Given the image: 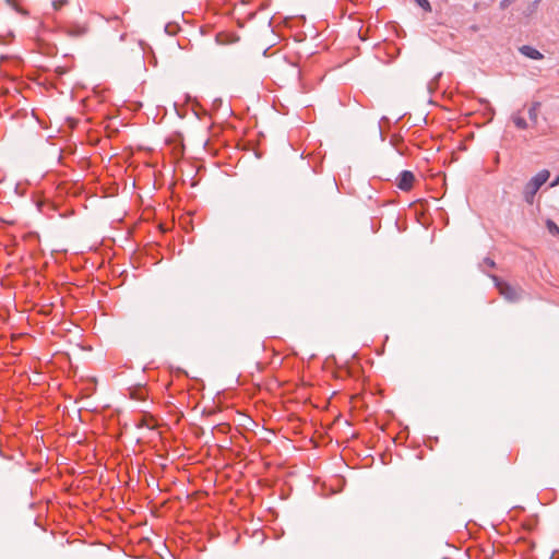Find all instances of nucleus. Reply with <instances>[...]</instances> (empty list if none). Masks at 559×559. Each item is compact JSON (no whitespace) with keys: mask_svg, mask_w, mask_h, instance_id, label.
<instances>
[{"mask_svg":"<svg viewBox=\"0 0 559 559\" xmlns=\"http://www.w3.org/2000/svg\"><path fill=\"white\" fill-rule=\"evenodd\" d=\"M550 173L547 169H543L537 173L524 187L523 198L528 204H533L535 194L540 187L547 182Z\"/></svg>","mask_w":559,"mask_h":559,"instance_id":"f257e3e1","label":"nucleus"},{"mask_svg":"<svg viewBox=\"0 0 559 559\" xmlns=\"http://www.w3.org/2000/svg\"><path fill=\"white\" fill-rule=\"evenodd\" d=\"M495 286L499 290V294L503 296L508 301L515 302L522 297V289L520 287L511 286L510 284L501 281L498 276L491 275Z\"/></svg>","mask_w":559,"mask_h":559,"instance_id":"f03ea898","label":"nucleus"},{"mask_svg":"<svg viewBox=\"0 0 559 559\" xmlns=\"http://www.w3.org/2000/svg\"><path fill=\"white\" fill-rule=\"evenodd\" d=\"M415 176L409 170H403L396 178V186L403 191H409L413 188Z\"/></svg>","mask_w":559,"mask_h":559,"instance_id":"7ed1b4c3","label":"nucleus"},{"mask_svg":"<svg viewBox=\"0 0 559 559\" xmlns=\"http://www.w3.org/2000/svg\"><path fill=\"white\" fill-rule=\"evenodd\" d=\"M520 51L522 55H524L525 57L531 58V59H542L543 58V55L537 49H535L531 46H522L520 48Z\"/></svg>","mask_w":559,"mask_h":559,"instance_id":"20e7f679","label":"nucleus"},{"mask_svg":"<svg viewBox=\"0 0 559 559\" xmlns=\"http://www.w3.org/2000/svg\"><path fill=\"white\" fill-rule=\"evenodd\" d=\"M511 119L518 129H521V130L527 129L528 124H527L526 120L524 119V117L520 112L513 114Z\"/></svg>","mask_w":559,"mask_h":559,"instance_id":"39448f33","label":"nucleus"},{"mask_svg":"<svg viewBox=\"0 0 559 559\" xmlns=\"http://www.w3.org/2000/svg\"><path fill=\"white\" fill-rule=\"evenodd\" d=\"M539 106V103H533L528 108V117L534 124L537 123Z\"/></svg>","mask_w":559,"mask_h":559,"instance_id":"423d86ee","label":"nucleus"},{"mask_svg":"<svg viewBox=\"0 0 559 559\" xmlns=\"http://www.w3.org/2000/svg\"><path fill=\"white\" fill-rule=\"evenodd\" d=\"M87 33V28L85 26H74L68 29V34L72 37H80Z\"/></svg>","mask_w":559,"mask_h":559,"instance_id":"0eeeda50","label":"nucleus"},{"mask_svg":"<svg viewBox=\"0 0 559 559\" xmlns=\"http://www.w3.org/2000/svg\"><path fill=\"white\" fill-rule=\"evenodd\" d=\"M546 227L552 236H559V227L554 221L547 219Z\"/></svg>","mask_w":559,"mask_h":559,"instance_id":"6e6552de","label":"nucleus"},{"mask_svg":"<svg viewBox=\"0 0 559 559\" xmlns=\"http://www.w3.org/2000/svg\"><path fill=\"white\" fill-rule=\"evenodd\" d=\"M480 266L483 267V270L485 271V267H489V269H493L496 266V263L492 259L490 258H485L480 264Z\"/></svg>","mask_w":559,"mask_h":559,"instance_id":"1a4fd4ad","label":"nucleus"},{"mask_svg":"<svg viewBox=\"0 0 559 559\" xmlns=\"http://www.w3.org/2000/svg\"><path fill=\"white\" fill-rule=\"evenodd\" d=\"M415 1H416V3H417L420 8H423L425 11H427V12H430V11H431V5H430V3H429V1H428V0H415Z\"/></svg>","mask_w":559,"mask_h":559,"instance_id":"9d476101","label":"nucleus"},{"mask_svg":"<svg viewBox=\"0 0 559 559\" xmlns=\"http://www.w3.org/2000/svg\"><path fill=\"white\" fill-rule=\"evenodd\" d=\"M5 2H7L9 5L13 7L17 12H21L22 14H27V12H26V11H24V10H22V9H20V8L17 7V4H16V0H5Z\"/></svg>","mask_w":559,"mask_h":559,"instance_id":"9b49d317","label":"nucleus"},{"mask_svg":"<svg viewBox=\"0 0 559 559\" xmlns=\"http://www.w3.org/2000/svg\"><path fill=\"white\" fill-rule=\"evenodd\" d=\"M68 1L67 0H56L52 2V5L56 10H59L62 5H64Z\"/></svg>","mask_w":559,"mask_h":559,"instance_id":"f8f14e48","label":"nucleus"},{"mask_svg":"<svg viewBox=\"0 0 559 559\" xmlns=\"http://www.w3.org/2000/svg\"><path fill=\"white\" fill-rule=\"evenodd\" d=\"M509 1H510V0H502V1L500 2V7H501L502 9H504V8L508 5Z\"/></svg>","mask_w":559,"mask_h":559,"instance_id":"ddd939ff","label":"nucleus"}]
</instances>
